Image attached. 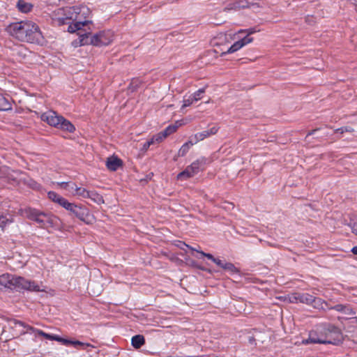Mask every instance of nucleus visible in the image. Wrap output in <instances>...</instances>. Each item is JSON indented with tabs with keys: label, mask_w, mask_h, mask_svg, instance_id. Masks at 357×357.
<instances>
[{
	"label": "nucleus",
	"mask_w": 357,
	"mask_h": 357,
	"mask_svg": "<svg viewBox=\"0 0 357 357\" xmlns=\"http://www.w3.org/2000/svg\"><path fill=\"white\" fill-rule=\"evenodd\" d=\"M351 230H352V232L354 234H355L356 235H357V222H354L352 225H351Z\"/></svg>",
	"instance_id": "a18cd8bd"
},
{
	"label": "nucleus",
	"mask_w": 357,
	"mask_h": 357,
	"mask_svg": "<svg viewBox=\"0 0 357 357\" xmlns=\"http://www.w3.org/2000/svg\"><path fill=\"white\" fill-rule=\"evenodd\" d=\"M27 28V31L26 32V36L25 37L26 39L24 40L23 42L42 44L44 38L38 26L36 23L29 21Z\"/></svg>",
	"instance_id": "0eeeda50"
},
{
	"label": "nucleus",
	"mask_w": 357,
	"mask_h": 357,
	"mask_svg": "<svg viewBox=\"0 0 357 357\" xmlns=\"http://www.w3.org/2000/svg\"><path fill=\"white\" fill-rule=\"evenodd\" d=\"M312 21V17H307L306 22L311 24V22Z\"/></svg>",
	"instance_id": "3c124183"
},
{
	"label": "nucleus",
	"mask_w": 357,
	"mask_h": 357,
	"mask_svg": "<svg viewBox=\"0 0 357 357\" xmlns=\"http://www.w3.org/2000/svg\"><path fill=\"white\" fill-rule=\"evenodd\" d=\"M199 253L202 255V256H204L206 257H207L208 259L211 260L212 261H213V260L215 259V257H214L210 253H206V252H204L203 251L202 252H199Z\"/></svg>",
	"instance_id": "37998d69"
},
{
	"label": "nucleus",
	"mask_w": 357,
	"mask_h": 357,
	"mask_svg": "<svg viewBox=\"0 0 357 357\" xmlns=\"http://www.w3.org/2000/svg\"><path fill=\"white\" fill-rule=\"evenodd\" d=\"M252 40H253V38L250 37L248 35H247L246 36H245L242 39L239 40V42L241 43V44H242V46L243 47L245 45L252 43Z\"/></svg>",
	"instance_id": "e433bc0d"
},
{
	"label": "nucleus",
	"mask_w": 357,
	"mask_h": 357,
	"mask_svg": "<svg viewBox=\"0 0 357 357\" xmlns=\"http://www.w3.org/2000/svg\"><path fill=\"white\" fill-rule=\"evenodd\" d=\"M40 118L42 121L58 129L69 132H73L75 130V126L70 121L53 110H49L43 113Z\"/></svg>",
	"instance_id": "20e7f679"
},
{
	"label": "nucleus",
	"mask_w": 357,
	"mask_h": 357,
	"mask_svg": "<svg viewBox=\"0 0 357 357\" xmlns=\"http://www.w3.org/2000/svg\"><path fill=\"white\" fill-rule=\"evenodd\" d=\"M353 131H354V128H352L351 127H349V126H344V127H341L340 128L335 130V132L340 133V134H343L344 132H351Z\"/></svg>",
	"instance_id": "473e14b6"
},
{
	"label": "nucleus",
	"mask_w": 357,
	"mask_h": 357,
	"mask_svg": "<svg viewBox=\"0 0 357 357\" xmlns=\"http://www.w3.org/2000/svg\"><path fill=\"white\" fill-rule=\"evenodd\" d=\"M213 262H214L219 267L223 268L224 264L225 263V261H222L218 258H215V259L213 260Z\"/></svg>",
	"instance_id": "ea45409f"
},
{
	"label": "nucleus",
	"mask_w": 357,
	"mask_h": 357,
	"mask_svg": "<svg viewBox=\"0 0 357 357\" xmlns=\"http://www.w3.org/2000/svg\"><path fill=\"white\" fill-rule=\"evenodd\" d=\"M312 301H311L310 305L313 307L324 310H327L328 303L324 301L321 298L314 297V296H312Z\"/></svg>",
	"instance_id": "2eb2a0df"
},
{
	"label": "nucleus",
	"mask_w": 357,
	"mask_h": 357,
	"mask_svg": "<svg viewBox=\"0 0 357 357\" xmlns=\"http://www.w3.org/2000/svg\"><path fill=\"white\" fill-rule=\"evenodd\" d=\"M15 276L5 273L0 275V287L8 288L10 289H14V280Z\"/></svg>",
	"instance_id": "ddd939ff"
},
{
	"label": "nucleus",
	"mask_w": 357,
	"mask_h": 357,
	"mask_svg": "<svg viewBox=\"0 0 357 357\" xmlns=\"http://www.w3.org/2000/svg\"><path fill=\"white\" fill-rule=\"evenodd\" d=\"M8 324L10 328H17L18 327H22V329L19 331L20 334H25L30 331H35V328L30 326L25 323L17 320V319H10L8 321Z\"/></svg>",
	"instance_id": "f8f14e48"
},
{
	"label": "nucleus",
	"mask_w": 357,
	"mask_h": 357,
	"mask_svg": "<svg viewBox=\"0 0 357 357\" xmlns=\"http://www.w3.org/2000/svg\"><path fill=\"white\" fill-rule=\"evenodd\" d=\"M177 128V126L169 125L164 130H162L163 136H165L167 137V136L176 132Z\"/></svg>",
	"instance_id": "cd10ccee"
},
{
	"label": "nucleus",
	"mask_w": 357,
	"mask_h": 357,
	"mask_svg": "<svg viewBox=\"0 0 357 357\" xmlns=\"http://www.w3.org/2000/svg\"><path fill=\"white\" fill-rule=\"evenodd\" d=\"M28 185L33 189H38L40 188V184L33 180H30L28 183Z\"/></svg>",
	"instance_id": "58836bf2"
},
{
	"label": "nucleus",
	"mask_w": 357,
	"mask_h": 357,
	"mask_svg": "<svg viewBox=\"0 0 357 357\" xmlns=\"http://www.w3.org/2000/svg\"><path fill=\"white\" fill-rule=\"evenodd\" d=\"M154 144V142H153V139H149V140L146 141V142L144 144V145H143V149H144V150H146V149H148L149 148V146H150L151 144Z\"/></svg>",
	"instance_id": "79ce46f5"
},
{
	"label": "nucleus",
	"mask_w": 357,
	"mask_h": 357,
	"mask_svg": "<svg viewBox=\"0 0 357 357\" xmlns=\"http://www.w3.org/2000/svg\"><path fill=\"white\" fill-rule=\"evenodd\" d=\"M17 7L20 12L27 13L31 10L33 6L24 0H18Z\"/></svg>",
	"instance_id": "412c9836"
},
{
	"label": "nucleus",
	"mask_w": 357,
	"mask_h": 357,
	"mask_svg": "<svg viewBox=\"0 0 357 357\" xmlns=\"http://www.w3.org/2000/svg\"><path fill=\"white\" fill-rule=\"evenodd\" d=\"M60 201H61V202H60L59 205L61 206H62L63 208H64L65 209H66L67 211H68L69 208L72 207V204H73V203L69 202L64 197L63 198V199H61Z\"/></svg>",
	"instance_id": "72a5a7b5"
},
{
	"label": "nucleus",
	"mask_w": 357,
	"mask_h": 357,
	"mask_svg": "<svg viewBox=\"0 0 357 357\" xmlns=\"http://www.w3.org/2000/svg\"><path fill=\"white\" fill-rule=\"evenodd\" d=\"M12 109L10 101L0 94V111H8Z\"/></svg>",
	"instance_id": "4be33fe9"
},
{
	"label": "nucleus",
	"mask_w": 357,
	"mask_h": 357,
	"mask_svg": "<svg viewBox=\"0 0 357 357\" xmlns=\"http://www.w3.org/2000/svg\"><path fill=\"white\" fill-rule=\"evenodd\" d=\"M351 3L354 4L355 10L357 12V0H351Z\"/></svg>",
	"instance_id": "09e8293b"
},
{
	"label": "nucleus",
	"mask_w": 357,
	"mask_h": 357,
	"mask_svg": "<svg viewBox=\"0 0 357 357\" xmlns=\"http://www.w3.org/2000/svg\"><path fill=\"white\" fill-rule=\"evenodd\" d=\"M48 197L50 199H51L52 202L57 203L58 204H60L61 199H63V197L58 195L56 192L54 191H50L48 192Z\"/></svg>",
	"instance_id": "a878e982"
},
{
	"label": "nucleus",
	"mask_w": 357,
	"mask_h": 357,
	"mask_svg": "<svg viewBox=\"0 0 357 357\" xmlns=\"http://www.w3.org/2000/svg\"><path fill=\"white\" fill-rule=\"evenodd\" d=\"M145 344V338L142 335H134L131 339V344L135 349H139Z\"/></svg>",
	"instance_id": "6ab92c4d"
},
{
	"label": "nucleus",
	"mask_w": 357,
	"mask_h": 357,
	"mask_svg": "<svg viewBox=\"0 0 357 357\" xmlns=\"http://www.w3.org/2000/svg\"><path fill=\"white\" fill-rule=\"evenodd\" d=\"M222 269L229 271L231 274L239 273L238 268H237L232 263L230 262L225 261Z\"/></svg>",
	"instance_id": "b1692460"
},
{
	"label": "nucleus",
	"mask_w": 357,
	"mask_h": 357,
	"mask_svg": "<svg viewBox=\"0 0 357 357\" xmlns=\"http://www.w3.org/2000/svg\"><path fill=\"white\" fill-rule=\"evenodd\" d=\"M183 245L182 244H181V246H180L181 249H183Z\"/></svg>",
	"instance_id": "6e6d98bb"
},
{
	"label": "nucleus",
	"mask_w": 357,
	"mask_h": 357,
	"mask_svg": "<svg viewBox=\"0 0 357 357\" xmlns=\"http://www.w3.org/2000/svg\"><path fill=\"white\" fill-rule=\"evenodd\" d=\"M183 245L182 244H181V246H180L181 249H183Z\"/></svg>",
	"instance_id": "5fc2aeb1"
},
{
	"label": "nucleus",
	"mask_w": 357,
	"mask_h": 357,
	"mask_svg": "<svg viewBox=\"0 0 357 357\" xmlns=\"http://www.w3.org/2000/svg\"><path fill=\"white\" fill-rule=\"evenodd\" d=\"M66 19L72 20L75 17V22L71 23L68 27V31L70 33H75L77 31L78 38L73 40L72 45L77 47L79 46L92 45L93 46H106L109 45L113 40V34L110 31H100L93 36H91V32H87L82 29V27L90 23V21L78 20V15L82 13L86 15L88 13L89 9L84 6H73L66 8L64 10Z\"/></svg>",
	"instance_id": "f257e3e1"
},
{
	"label": "nucleus",
	"mask_w": 357,
	"mask_h": 357,
	"mask_svg": "<svg viewBox=\"0 0 357 357\" xmlns=\"http://www.w3.org/2000/svg\"><path fill=\"white\" fill-rule=\"evenodd\" d=\"M327 310H335L337 312H344L349 314H351L350 312H348V311L350 310L349 307L342 304H337L334 306L328 305Z\"/></svg>",
	"instance_id": "5701e85b"
},
{
	"label": "nucleus",
	"mask_w": 357,
	"mask_h": 357,
	"mask_svg": "<svg viewBox=\"0 0 357 357\" xmlns=\"http://www.w3.org/2000/svg\"><path fill=\"white\" fill-rule=\"evenodd\" d=\"M243 32H247V35L250 36V34L256 33L257 30L255 28H250L247 30H240L239 31V33H243Z\"/></svg>",
	"instance_id": "a19ab883"
},
{
	"label": "nucleus",
	"mask_w": 357,
	"mask_h": 357,
	"mask_svg": "<svg viewBox=\"0 0 357 357\" xmlns=\"http://www.w3.org/2000/svg\"><path fill=\"white\" fill-rule=\"evenodd\" d=\"M183 102V104L182 107H186L191 105L195 101L193 99V98L191 96H190L188 98H184Z\"/></svg>",
	"instance_id": "c9c22d12"
},
{
	"label": "nucleus",
	"mask_w": 357,
	"mask_h": 357,
	"mask_svg": "<svg viewBox=\"0 0 357 357\" xmlns=\"http://www.w3.org/2000/svg\"><path fill=\"white\" fill-rule=\"evenodd\" d=\"M312 295L307 293L296 292L289 296V301L291 303L299 302L309 305L310 304L311 301H312Z\"/></svg>",
	"instance_id": "9d476101"
},
{
	"label": "nucleus",
	"mask_w": 357,
	"mask_h": 357,
	"mask_svg": "<svg viewBox=\"0 0 357 357\" xmlns=\"http://www.w3.org/2000/svg\"><path fill=\"white\" fill-rule=\"evenodd\" d=\"M211 160L205 157H201L188 165L183 172L177 175L178 180H186L204 169L206 165L209 164Z\"/></svg>",
	"instance_id": "39448f33"
},
{
	"label": "nucleus",
	"mask_w": 357,
	"mask_h": 357,
	"mask_svg": "<svg viewBox=\"0 0 357 357\" xmlns=\"http://www.w3.org/2000/svg\"><path fill=\"white\" fill-rule=\"evenodd\" d=\"M89 191V190H88L84 188L77 187V186L75 190L76 195L80 196L83 198H86V197L88 196Z\"/></svg>",
	"instance_id": "bb28decb"
},
{
	"label": "nucleus",
	"mask_w": 357,
	"mask_h": 357,
	"mask_svg": "<svg viewBox=\"0 0 357 357\" xmlns=\"http://www.w3.org/2000/svg\"><path fill=\"white\" fill-rule=\"evenodd\" d=\"M58 185L63 189L67 190L68 186L72 185L73 187V182H61L59 183Z\"/></svg>",
	"instance_id": "4c0bfd02"
},
{
	"label": "nucleus",
	"mask_w": 357,
	"mask_h": 357,
	"mask_svg": "<svg viewBox=\"0 0 357 357\" xmlns=\"http://www.w3.org/2000/svg\"><path fill=\"white\" fill-rule=\"evenodd\" d=\"M105 165L109 170L114 172L122 166V160L117 157H109L107 158Z\"/></svg>",
	"instance_id": "4468645a"
},
{
	"label": "nucleus",
	"mask_w": 357,
	"mask_h": 357,
	"mask_svg": "<svg viewBox=\"0 0 357 357\" xmlns=\"http://www.w3.org/2000/svg\"><path fill=\"white\" fill-rule=\"evenodd\" d=\"M68 211L73 214L76 218L87 224L91 223L92 221L93 217L90 215L88 209L84 207L78 206L73 203L72 204V207L69 208Z\"/></svg>",
	"instance_id": "1a4fd4ad"
},
{
	"label": "nucleus",
	"mask_w": 357,
	"mask_h": 357,
	"mask_svg": "<svg viewBox=\"0 0 357 357\" xmlns=\"http://www.w3.org/2000/svg\"><path fill=\"white\" fill-rule=\"evenodd\" d=\"M218 131V128L212 127L209 130H204L200 132H197L194 135L191 136V138H193V142L197 144V142L204 140L205 138H207L211 135L216 134Z\"/></svg>",
	"instance_id": "9b49d317"
},
{
	"label": "nucleus",
	"mask_w": 357,
	"mask_h": 357,
	"mask_svg": "<svg viewBox=\"0 0 357 357\" xmlns=\"http://www.w3.org/2000/svg\"><path fill=\"white\" fill-rule=\"evenodd\" d=\"M61 337L58 336V335H52V340H56L57 342H59L61 341Z\"/></svg>",
	"instance_id": "de8ad7c7"
},
{
	"label": "nucleus",
	"mask_w": 357,
	"mask_h": 357,
	"mask_svg": "<svg viewBox=\"0 0 357 357\" xmlns=\"http://www.w3.org/2000/svg\"><path fill=\"white\" fill-rule=\"evenodd\" d=\"M250 3L248 1H238L232 3H229L225 10H236L240 8H250Z\"/></svg>",
	"instance_id": "dca6fc26"
},
{
	"label": "nucleus",
	"mask_w": 357,
	"mask_h": 357,
	"mask_svg": "<svg viewBox=\"0 0 357 357\" xmlns=\"http://www.w3.org/2000/svg\"><path fill=\"white\" fill-rule=\"evenodd\" d=\"M10 222H12L11 219L8 218L6 215L0 213V227L3 228Z\"/></svg>",
	"instance_id": "c85d7f7f"
},
{
	"label": "nucleus",
	"mask_w": 357,
	"mask_h": 357,
	"mask_svg": "<svg viewBox=\"0 0 357 357\" xmlns=\"http://www.w3.org/2000/svg\"><path fill=\"white\" fill-rule=\"evenodd\" d=\"M205 92V87L199 89L197 91H195L191 96L193 98L195 101H198L202 98L201 96Z\"/></svg>",
	"instance_id": "7c9ffc66"
},
{
	"label": "nucleus",
	"mask_w": 357,
	"mask_h": 357,
	"mask_svg": "<svg viewBox=\"0 0 357 357\" xmlns=\"http://www.w3.org/2000/svg\"><path fill=\"white\" fill-rule=\"evenodd\" d=\"M60 342L66 346L73 345L74 347L77 348L78 346L82 347H91V345L89 343L82 342L79 340H71L66 338L61 337Z\"/></svg>",
	"instance_id": "a211bd4d"
},
{
	"label": "nucleus",
	"mask_w": 357,
	"mask_h": 357,
	"mask_svg": "<svg viewBox=\"0 0 357 357\" xmlns=\"http://www.w3.org/2000/svg\"><path fill=\"white\" fill-rule=\"evenodd\" d=\"M29 21H20L13 22L8 24L6 29V31L13 38L20 41L26 39V32L27 31L28 23Z\"/></svg>",
	"instance_id": "423d86ee"
},
{
	"label": "nucleus",
	"mask_w": 357,
	"mask_h": 357,
	"mask_svg": "<svg viewBox=\"0 0 357 357\" xmlns=\"http://www.w3.org/2000/svg\"><path fill=\"white\" fill-rule=\"evenodd\" d=\"M166 137L165 136H163V132H160L159 133H158L157 135H154L151 139H153V142H162L164 139H165Z\"/></svg>",
	"instance_id": "f704fd0d"
},
{
	"label": "nucleus",
	"mask_w": 357,
	"mask_h": 357,
	"mask_svg": "<svg viewBox=\"0 0 357 357\" xmlns=\"http://www.w3.org/2000/svg\"><path fill=\"white\" fill-rule=\"evenodd\" d=\"M140 84V80H139L137 78H135L132 79L128 88L132 92H133L135 90H137V89L139 86Z\"/></svg>",
	"instance_id": "c756f323"
},
{
	"label": "nucleus",
	"mask_w": 357,
	"mask_h": 357,
	"mask_svg": "<svg viewBox=\"0 0 357 357\" xmlns=\"http://www.w3.org/2000/svg\"><path fill=\"white\" fill-rule=\"evenodd\" d=\"M61 22H62V24L65 23L64 21H63V19L61 20Z\"/></svg>",
	"instance_id": "864d4df0"
},
{
	"label": "nucleus",
	"mask_w": 357,
	"mask_h": 357,
	"mask_svg": "<svg viewBox=\"0 0 357 357\" xmlns=\"http://www.w3.org/2000/svg\"><path fill=\"white\" fill-rule=\"evenodd\" d=\"M31 332L36 333L37 335L44 337L45 338L52 340V334L46 333L44 331L35 328V331H31Z\"/></svg>",
	"instance_id": "2f4dec72"
},
{
	"label": "nucleus",
	"mask_w": 357,
	"mask_h": 357,
	"mask_svg": "<svg viewBox=\"0 0 357 357\" xmlns=\"http://www.w3.org/2000/svg\"><path fill=\"white\" fill-rule=\"evenodd\" d=\"M343 335L341 330L331 324L321 326L319 334L317 331H310L307 339L302 340V344H338L342 342Z\"/></svg>",
	"instance_id": "f03ea898"
},
{
	"label": "nucleus",
	"mask_w": 357,
	"mask_h": 357,
	"mask_svg": "<svg viewBox=\"0 0 357 357\" xmlns=\"http://www.w3.org/2000/svg\"><path fill=\"white\" fill-rule=\"evenodd\" d=\"M76 188H77V185L75 183H73V187L72 185H69V186H68L67 190L70 192H73L75 190Z\"/></svg>",
	"instance_id": "49530a36"
},
{
	"label": "nucleus",
	"mask_w": 357,
	"mask_h": 357,
	"mask_svg": "<svg viewBox=\"0 0 357 357\" xmlns=\"http://www.w3.org/2000/svg\"><path fill=\"white\" fill-rule=\"evenodd\" d=\"M194 144H195V143L193 142V138L190 137V139L187 142L184 143L178 150V156H184L188 152L190 147Z\"/></svg>",
	"instance_id": "aec40b11"
},
{
	"label": "nucleus",
	"mask_w": 357,
	"mask_h": 357,
	"mask_svg": "<svg viewBox=\"0 0 357 357\" xmlns=\"http://www.w3.org/2000/svg\"><path fill=\"white\" fill-rule=\"evenodd\" d=\"M241 47H243L242 44L239 42V40L235 42L228 50L227 52H223L222 55L226 54H231L237 50H240Z\"/></svg>",
	"instance_id": "393cba45"
},
{
	"label": "nucleus",
	"mask_w": 357,
	"mask_h": 357,
	"mask_svg": "<svg viewBox=\"0 0 357 357\" xmlns=\"http://www.w3.org/2000/svg\"><path fill=\"white\" fill-rule=\"evenodd\" d=\"M17 291L26 290L30 291H40L39 285L33 280H27L23 277H17L14 280V289Z\"/></svg>",
	"instance_id": "6e6552de"
},
{
	"label": "nucleus",
	"mask_w": 357,
	"mask_h": 357,
	"mask_svg": "<svg viewBox=\"0 0 357 357\" xmlns=\"http://www.w3.org/2000/svg\"><path fill=\"white\" fill-rule=\"evenodd\" d=\"M317 130V129L312 130L311 132H310L308 133V135H312V134H313L314 132H315Z\"/></svg>",
	"instance_id": "603ef678"
},
{
	"label": "nucleus",
	"mask_w": 357,
	"mask_h": 357,
	"mask_svg": "<svg viewBox=\"0 0 357 357\" xmlns=\"http://www.w3.org/2000/svg\"><path fill=\"white\" fill-rule=\"evenodd\" d=\"M180 244H182L183 246L187 247L188 248L190 249V250H192V251H196V252H199H199H201L200 250H197V249H195V248H194L191 247L190 245H187V244H186V243H185L184 242H180Z\"/></svg>",
	"instance_id": "c03bdc74"
},
{
	"label": "nucleus",
	"mask_w": 357,
	"mask_h": 357,
	"mask_svg": "<svg viewBox=\"0 0 357 357\" xmlns=\"http://www.w3.org/2000/svg\"><path fill=\"white\" fill-rule=\"evenodd\" d=\"M22 215L37 222L41 228L52 227L56 224L57 218L54 215L40 212L31 207L22 209Z\"/></svg>",
	"instance_id": "7ed1b4c3"
},
{
	"label": "nucleus",
	"mask_w": 357,
	"mask_h": 357,
	"mask_svg": "<svg viewBox=\"0 0 357 357\" xmlns=\"http://www.w3.org/2000/svg\"><path fill=\"white\" fill-rule=\"evenodd\" d=\"M86 198L90 199L91 201L98 205L105 203L102 196L95 190H89Z\"/></svg>",
	"instance_id": "f3484780"
},
{
	"label": "nucleus",
	"mask_w": 357,
	"mask_h": 357,
	"mask_svg": "<svg viewBox=\"0 0 357 357\" xmlns=\"http://www.w3.org/2000/svg\"><path fill=\"white\" fill-rule=\"evenodd\" d=\"M351 252H353V254L357 255V246H354L352 249H351Z\"/></svg>",
	"instance_id": "8fccbe9b"
}]
</instances>
